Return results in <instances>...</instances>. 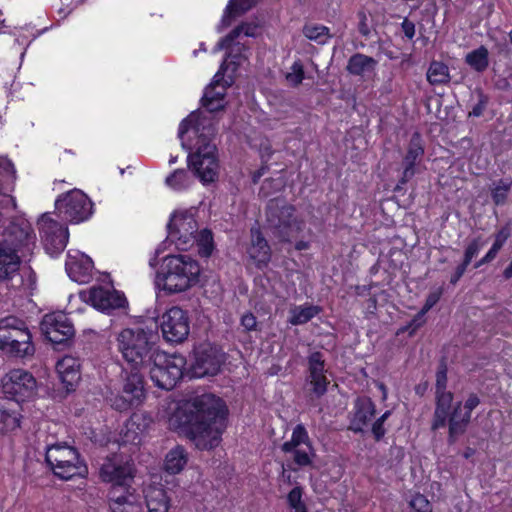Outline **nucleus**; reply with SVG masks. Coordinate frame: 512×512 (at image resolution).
<instances>
[{"instance_id":"1","label":"nucleus","mask_w":512,"mask_h":512,"mask_svg":"<svg viewBox=\"0 0 512 512\" xmlns=\"http://www.w3.org/2000/svg\"><path fill=\"white\" fill-rule=\"evenodd\" d=\"M228 410L225 402L211 393L196 395L177 412L186 435L200 450L217 447L226 428Z\"/></svg>"},{"instance_id":"2","label":"nucleus","mask_w":512,"mask_h":512,"mask_svg":"<svg viewBox=\"0 0 512 512\" xmlns=\"http://www.w3.org/2000/svg\"><path fill=\"white\" fill-rule=\"evenodd\" d=\"M215 134L212 117L197 112H192L179 126L182 146L190 151L188 164L204 183L213 182L218 175Z\"/></svg>"},{"instance_id":"3","label":"nucleus","mask_w":512,"mask_h":512,"mask_svg":"<svg viewBox=\"0 0 512 512\" xmlns=\"http://www.w3.org/2000/svg\"><path fill=\"white\" fill-rule=\"evenodd\" d=\"M200 265L190 255H167L156 274V284L167 294L184 292L199 282Z\"/></svg>"},{"instance_id":"4","label":"nucleus","mask_w":512,"mask_h":512,"mask_svg":"<svg viewBox=\"0 0 512 512\" xmlns=\"http://www.w3.org/2000/svg\"><path fill=\"white\" fill-rule=\"evenodd\" d=\"M156 335L140 327L122 329L116 338L117 349L132 370H140L151 364V359L159 351Z\"/></svg>"},{"instance_id":"5","label":"nucleus","mask_w":512,"mask_h":512,"mask_svg":"<svg viewBox=\"0 0 512 512\" xmlns=\"http://www.w3.org/2000/svg\"><path fill=\"white\" fill-rule=\"evenodd\" d=\"M0 350L7 357L17 359L35 354L32 334L25 321L15 316L0 319Z\"/></svg>"},{"instance_id":"6","label":"nucleus","mask_w":512,"mask_h":512,"mask_svg":"<svg viewBox=\"0 0 512 512\" xmlns=\"http://www.w3.org/2000/svg\"><path fill=\"white\" fill-rule=\"evenodd\" d=\"M295 207L284 198H273L266 206V224L280 241H290L302 230L303 222L295 215Z\"/></svg>"},{"instance_id":"7","label":"nucleus","mask_w":512,"mask_h":512,"mask_svg":"<svg viewBox=\"0 0 512 512\" xmlns=\"http://www.w3.org/2000/svg\"><path fill=\"white\" fill-rule=\"evenodd\" d=\"M45 461L54 475L63 480L85 477L88 468L77 450L66 444L50 445L46 449Z\"/></svg>"},{"instance_id":"8","label":"nucleus","mask_w":512,"mask_h":512,"mask_svg":"<svg viewBox=\"0 0 512 512\" xmlns=\"http://www.w3.org/2000/svg\"><path fill=\"white\" fill-rule=\"evenodd\" d=\"M185 359L180 355H168L158 351L151 359L150 378L154 384L165 390L173 389L183 376Z\"/></svg>"},{"instance_id":"9","label":"nucleus","mask_w":512,"mask_h":512,"mask_svg":"<svg viewBox=\"0 0 512 512\" xmlns=\"http://www.w3.org/2000/svg\"><path fill=\"white\" fill-rule=\"evenodd\" d=\"M135 476V465L132 460L121 454H113L107 457L100 468V477L104 482L112 484L111 488L119 491L132 488L131 483Z\"/></svg>"},{"instance_id":"10","label":"nucleus","mask_w":512,"mask_h":512,"mask_svg":"<svg viewBox=\"0 0 512 512\" xmlns=\"http://www.w3.org/2000/svg\"><path fill=\"white\" fill-rule=\"evenodd\" d=\"M55 206L62 219L71 223L85 221L92 214L91 200L78 189H73L59 196Z\"/></svg>"},{"instance_id":"11","label":"nucleus","mask_w":512,"mask_h":512,"mask_svg":"<svg viewBox=\"0 0 512 512\" xmlns=\"http://www.w3.org/2000/svg\"><path fill=\"white\" fill-rule=\"evenodd\" d=\"M167 229L168 238L178 249L185 251L195 244L198 224L192 213L175 212L170 218Z\"/></svg>"},{"instance_id":"12","label":"nucleus","mask_w":512,"mask_h":512,"mask_svg":"<svg viewBox=\"0 0 512 512\" xmlns=\"http://www.w3.org/2000/svg\"><path fill=\"white\" fill-rule=\"evenodd\" d=\"M36 388L35 377L23 369L11 370L2 378L3 393L18 403L32 398Z\"/></svg>"},{"instance_id":"13","label":"nucleus","mask_w":512,"mask_h":512,"mask_svg":"<svg viewBox=\"0 0 512 512\" xmlns=\"http://www.w3.org/2000/svg\"><path fill=\"white\" fill-rule=\"evenodd\" d=\"M38 226L46 252L53 257L62 253L69 238L67 227L58 223L47 214L41 216L38 220Z\"/></svg>"},{"instance_id":"14","label":"nucleus","mask_w":512,"mask_h":512,"mask_svg":"<svg viewBox=\"0 0 512 512\" xmlns=\"http://www.w3.org/2000/svg\"><path fill=\"white\" fill-rule=\"evenodd\" d=\"M160 327L167 342L182 343L190 332L187 312L177 306L171 307L162 315Z\"/></svg>"},{"instance_id":"15","label":"nucleus","mask_w":512,"mask_h":512,"mask_svg":"<svg viewBox=\"0 0 512 512\" xmlns=\"http://www.w3.org/2000/svg\"><path fill=\"white\" fill-rule=\"evenodd\" d=\"M226 72L227 64L226 62H223L218 72L215 74L212 83L205 89L202 103L209 113L219 111L224 108L226 88L231 86L233 83L232 74H229L227 78L224 77Z\"/></svg>"},{"instance_id":"16","label":"nucleus","mask_w":512,"mask_h":512,"mask_svg":"<svg viewBox=\"0 0 512 512\" xmlns=\"http://www.w3.org/2000/svg\"><path fill=\"white\" fill-rule=\"evenodd\" d=\"M446 384L447 370L443 367L436 374V407L431 424L433 431L446 426V419L451 409L453 394L445 390Z\"/></svg>"},{"instance_id":"17","label":"nucleus","mask_w":512,"mask_h":512,"mask_svg":"<svg viewBox=\"0 0 512 512\" xmlns=\"http://www.w3.org/2000/svg\"><path fill=\"white\" fill-rule=\"evenodd\" d=\"M41 331L52 343L62 344L73 337V324L64 314H47L41 322Z\"/></svg>"},{"instance_id":"18","label":"nucleus","mask_w":512,"mask_h":512,"mask_svg":"<svg viewBox=\"0 0 512 512\" xmlns=\"http://www.w3.org/2000/svg\"><path fill=\"white\" fill-rule=\"evenodd\" d=\"M308 375L306 378L307 383L311 386V393L320 398L327 392V386L330 383L326 376V362L324 355L315 351L307 357Z\"/></svg>"},{"instance_id":"19","label":"nucleus","mask_w":512,"mask_h":512,"mask_svg":"<svg viewBox=\"0 0 512 512\" xmlns=\"http://www.w3.org/2000/svg\"><path fill=\"white\" fill-rule=\"evenodd\" d=\"M84 300L90 303L94 308L107 313L115 309L124 308L127 304L126 297L123 293L103 287L90 288L89 291L84 294Z\"/></svg>"},{"instance_id":"20","label":"nucleus","mask_w":512,"mask_h":512,"mask_svg":"<svg viewBox=\"0 0 512 512\" xmlns=\"http://www.w3.org/2000/svg\"><path fill=\"white\" fill-rule=\"evenodd\" d=\"M424 152L423 138L419 132H414L409 140L407 152L403 158V173L396 186V190H399L402 185L406 184L416 174V166L422 160Z\"/></svg>"},{"instance_id":"21","label":"nucleus","mask_w":512,"mask_h":512,"mask_svg":"<svg viewBox=\"0 0 512 512\" xmlns=\"http://www.w3.org/2000/svg\"><path fill=\"white\" fill-rule=\"evenodd\" d=\"M222 362V356L216 348H199L195 352L192 374L197 378L214 376L219 372Z\"/></svg>"},{"instance_id":"22","label":"nucleus","mask_w":512,"mask_h":512,"mask_svg":"<svg viewBox=\"0 0 512 512\" xmlns=\"http://www.w3.org/2000/svg\"><path fill=\"white\" fill-rule=\"evenodd\" d=\"M0 241L12 244L15 252L18 254L22 248L31 250V246L35 245V235L33 229L28 222L11 223Z\"/></svg>"},{"instance_id":"23","label":"nucleus","mask_w":512,"mask_h":512,"mask_svg":"<svg viewBox=\"0 0 512 512\" xmlns=\"http://www.w3.org/2000/svg\"><path fill=\"white\" fill-rule=\"evenodd\" d=\"M255 34H227L216 45L215 51L226 50V58L223 62L227 64V71L232 66V74L235 72L237 65L240 64L242 52L245 44L242 42L246 36H254Z\"/></svg>"},{"instance_id":"24","label":"nucleus","mask_w":512,"mask_h":512,"mask_svg":"<svg viewBox=\"0 0 512 512\" xmlns=\"http://www.w3.org/2000/svg\"><path fill=\"white\" fill-rule=\"evenodd\" d=\"M108 497L112 512H141V505L133 488L120 491L117 487L111 488Z\"/></svg>"},{"instance_id":"25","label":"nucleus","mask_w":512,"mask_h":512,"mask_svg":"<svg viewBox=\"0 0 512 512\" xmlns=\"http://www.w3.org/2000/svg\"><path fill=\"white\" fill-rule=\"evenodd\" d=\"M65 267L68 276L75 282L87 283L92 277L93 261L84 254H68Z\"/></svg>"},{"instance_id":"26","label":"nucleus","mask_w":512,"mask_h":512,"mask_svg":"<svg viewBox=\"0 0 512 512\" xmlns=\"http://www.w3.org/2000/svg\"><path fill=\"white\" fill-rule=\"evenodd\" d=\"M21 259L12 244L0 241V282L7 281L19 271Z\"/></svg>"},{"instance_id":"27","label":"nucleus","mask_w":512,"mask_h":512,"mask_svg":"<svg viewBox=\"0 0 512 512\" xmlns=\"http://www.w3.org/2000/svg\"><path fill=\"white\" fill-rule=\"evenodd\" d=\"M470 419L468 414H463L461 402H457L454 405L452 412L451 409L449 410L446 419V424H448V444H454L466 432Z\"/></svg>"},{"instance_id":"28","label":"nucleus","mask_w":512,"mask_h":512,"mask_svg":"<svg viewBox=\"0 0 512 512\" xmlns=\"http://www.w3.org/2000/svg\"><path fill=\"white\" fill-rule=\"evenodd\" d=\"M376 413L375 404L370 398H358L355 402L354 415L351 419L350 429L355 433H362L374 418Z\"/></svg>"},{"instance_id":"29","label":"nucleus","mask_w":512,"mask_h":512,"mask_svg":"<svg viewBox=\"0 0 512 512\" xmlns=\"http://www.w3.org/2000/svg\"><path fill=\"white\" fill-rule=\"evenodd\" d=\"M56 370L61 382L65 385L66 390H74L75 385L80 379L79 359L66 355L57 362Z\"/></svg>"},{"instance_id":"30","label":"nucleus","mask_w":512,"mask_h":512,"mask_svg":"<svg viewBox=\"0 0 512 512\" xmlns=\"http://www.w3.org/2000/svg\"><path fill=\"white\" fill-rule=\"evenodd\" d=\"M248 254L259 268L266 266L271 259L270 246L258 228L251 229V245L248 248Z\"/></svg>"},{"instance_id":"31","label":"nucleus","mask_w":512,"mask_h":512,"mask_svg":"<svg viewBox=\"0 0 512 512\" xmlns=\"http://www.w3.org/2000/svg\"><path fill=\"white\" fill-rule=\"evenodd\" d=\"M145 418L142 414H133L124 424L121 430L123 443L139 444L145 431Z\"/></svg>"},{"instance_id":"32","label":"nucleus","mask_w":512,"mask_h":512,"mask_svg":"<svg viewBox=\"0 0 512 512\" xmlns=\"http://www.w3.org/2000/svg\"><path fill=\"white\" fill-rule=\"evenodd\" d=\"M376 66L377 61L374 58L357 53L350 57L347 70L352 75L369 78L375 73Z\"/></svg>"},{"instance_id":"33","label":"nucleus","mask_w":512,"mask_h":512,"mask_svg":"<svg viewBox=\"0 0 512 512\" xmlns=\"http://www.w3.org/2000/svg\"><path fill=\"white\" fill-rule=\"evenodd\" d=\"M148 512H168L170 498L167 492L159 486H149L145 494Z\"/></svg>"},{"instance_id":"34","label":"nucleus","mask_w":512,"mask_h":512,"mask_svg":"<svg viewBox=\"0 0 512 512\" xmlns=\"http://www.w3.org/2000/svg\"><path fill=\"white\" fill-rule=\"evenodd\" d=\"M188 460L187 450L183 446L177 445L166 454L164 470L171 475L179 474L187 465Z\"/></svg>"},{"instance_id":"35","label":"nucleus","mask_w":512,"mask_h":512,"mask_svg":"<svg viewBox=\"0 0 512 512\" xmlns=\"http://www.w3.org/2000/svg\"><path fill=\"white\" fill-rule=\"evenodd\" d=\"M259 0H229L221 20V28H228L240 15L250 10Z\"/></svg>"},{"instance_id":"36","label":"nucleus","mask_w":512,"mask_h":512,"mask_svg":"<svg viewBox=\"0 0 512 512\" xmlns=\"http://www.w3.org/2000/svg\"><path fill=\"white\" fill-rule=\"evenodd\" d=\"M139 371L140 370H132V372L127 375L122 389L126 397H130L138 404H140L144 397L143 377Z\"/></svg>"},{"instance_id":"37","label":"nucleus","mask_w":512,"mask_h":512,"mask_svg":"<svg viewBox=\"0 0 512 512\" xmlns=\"http://www.w3.org/2000/svg\"><path fill=\"white\" fill-rule=\"evenodd\" d=\"M322 311L321 307L311 304L294 306L290 309L291 317L289 322L292 325H302L309 322L312 318Z\"/></svg>"},{"instance_id":"38","label":"nucleus","mask_w":512,"mask_h":512,"mask_svg":"<svg viewBox=\"0 0 512 512\" xmlns=\"http://www.w3.org/2000/svg\"><path fill=\"white\" fill-rule=\"evenodd\" d=\"M426 76L431 85H444L450 81L449 68L440 61L431 62Z\"/></svg>"},{"instance_id":"39","label":"nucleus","mask_w":512,"mask_h":512,"mask_svg":"<svg viewBox=\"0 0 512 512\" xmlns=\"http://www.w3.org/2000/svg\"><path fill=\"white\" fill-rule=\"evenodd\" d=\"M512 187L511 178H502L494 181L491 185V198L495 205L503 206L506 204L508 195Z\"/></svg>"},{"instance_id":"40","label":"nucleus","mask_w":512,"mask_h":512,"mask_svg":"<svg viewBox=\"0 0 512 512\" xmlns=\"http://www.w3.org/2000/svg\"><path fill=\"white\" fill-rule=\"evenodd\" d=\"M465 62L476 72H484L489 66V52L487 48L480 46L469 52L465 57Z\"/></svg>"},{"instance_id":"41","label":"nucleus","mask_w":512,"mask_h":512,"mask_svg":"<svg viewBox=\"0 0 512 512\" xmlns=\"http://www.w3.org/2000/svg\"><path fill=\"white\" fill-rule=\"evenodd\" d=\"M311 444L306 428L302 424L296 425L293 429L291 439L282 444L283 452L288 453L301 445Z\"/></svg>"},{"instance_id":"42","label":"nucleus","mask_w":512,"mask_h":512,"mask_svg":"<svg viewBox=\"0 0 512 512\" xmlns=\"http://www.w3.org/2000/svg\"><path fill=\"white\" fill-rule=\"evenodd\" d=\"M19 423V414L0 401V432L13 431L19 427Z\"/></svg>"},{"instance_id":"43","label":"nucleus","mask_w":512,"mask_h":512,"mask_svg":"<svg viewBox=\"0 0 512 512\" xmlns=\"http://www.w3.org/2000/svg\"><path fill=\"white\" fill-rule=\"evenodd\" d=\"M195 244L202 257H209L213 251V236L210 230L204 229L196 234Z\"/></svg>"},{"instance_id":"44","label":"nucleus","mask_w":512,"mask_h":512,"mask_svg":"<svg viewBox=\"0 0 512 512\" xmlns=\"http://www.w3.org/2000/svg\"><path fill=\"white\" fill-rule=\"evenodd\" d=\"M305 448L297 447L295 450H292L293 460L295 464L300 467L309 466L312 464L311 456L314 455V449L312 444L305 445Z\"/></svg>"},{"instance_id":"45","label":"nucleus","mask_w":512,"mask_h":512,"mask_svg":"<svg viewBox=\"0 0 512 512\" xmlns=\"http://www.w3.org/2000/svg\"><path fill=\"white\" fill-rule=\"evenodd\" d=\"M303 489L300 486L294 487L287 496L289 507L294 512H308L305 503L302 501Z\"/></svg>"},{"instance_id":"46","label":"nucleus","mask_w":512,"mask_h":512,"mask_svg":"<svg viewBox=\"0 0 512 512\" xmlns=\"http://www.w3.org/2000/svg\"><path fill=\"white\" fill-rule=\"evenodd\" d=\"M166 184L173 189L180 190L188 184V173L183 169L175 170L166 178Z\"/></svg>"},{"instance_id":"47","label":"nucleus","mask_w":512,"mask_h":512,"mask_svg":"<svg viewBox=\"0 0 512 512\" xmlns=\"http://www.w3.org/2000/svg\"><path fill=\"white\" fill-rule=\"evenodd\" d=\"M110 405L112 408L118 411H126L133 406L139 405L130 397H126V394L122 392V394L115 395L109 399Z\"/></svg>"},{"instance_id":"48","label":"nucleus","mask_w":512,"mask_h":512,"mask_svg":"<svg viewBox=\"0 0 512 512\" xmlns=\"http://www.w3.org/2000/svg\"><path fill=\"white\" fill-rule=\"evenodd\" d=\"M304 79V69L300 61H296L291 66V71L286 74V80L292 86H298Z\"/></svg>"},{"instance_id":"49","label":"nucleus","mask_w":512,"mask_h":512,"mask_svg":"<svg viewBox=\"0 0 512 512\" xmlns=\"http://www.w3.org/2000/svg\"><path fill=\"white\" fill-rule=\"evenodd\" d=\"M414 512H432V505L422 494H415L409 502Z\"/></svg>"},{"instance_id":"50","label":"nucleus","mask_w":512,"mask_h":512,"mask_svg":"<svg viewBox=\"0 0 512 512\" xmlns=\"http://www.w3.org/2000/svg\"><path fill=\"white\" fill-rule=\"evenodd\" d=\"M240 325L245 332L258 331V321L252 312H246L241 316Z\"/></svg>"},{"instance_id":"51","label":"nucleus","mask_w":512,"mask_h":512,"mask_svg":"<svg viewBox=\"0 0 512 512\" xmlns=\"http://www.w3.org/2000/svg\"><path fill=\"white\" fill-rule=\"evenodd\" d=\"M482 244L480 242V239H473L466 247L464 252V258L463 260L466 261V263H471L472 259L476 257L481 250Z\"/></svg>"},{"instance_id":"52","label":"nucleus","mask_w":512,"mask_h":512,"mask_svg":"<svg viewBox=\"0 0 512 512\" xmlns=\"http://www.w3.org/2000/svg\"><path fill=\"white\" fill-rule=\"evenodd\" d=\"M441 295V288L429 293V295L426 298L424 306L420 310V317L425 316V314L440 300Z\"/></svg>"},{"instance_id":"53","label":"nucleus","mask_w":512,"mask_h":512,"mask_svg":"<svg viewBox=\"0 0 512 512\" xmlns=\"http://www.w3.org/2000/svg\"><path fill=\"white\" fill-rule=\"evenodd\" d=\"M487 103H488V97L485 96L484 94L480 93L479 100L473 106L472 110L469 112V116L480 117L483 114V112L485 111Z\"/></svg>"},{"instance_id":"54","label":"nucleus","mask_w":512,"mask_h":512,"mask_svg":"<svg viewBox=\"0 0 512 512\" xmlns=\"http://www.w3.org/2000/svg\"><path fill=\"white\" fill-rule=\"evenodd\" d=\"M480 399L476 394H470L465 404L462 406L463 414H468L471 418L472 411L479 405Z\"/></svg>"},{"instance_id":"55","label":"nucleus","mask_w":512,"mask_h":512,"mask_svg":"<svg viewBox=\"0 0 512 512\" xmlns=\"http://www.w3.org/2000/svg\"><path fill=\"white\" fill-rule=\"evenodd\" d=\"M371 431H372V434H373V436H374L376 441H380L384 437V435L386 434V430L384 428V425L380 424L377 421H375L372 424Z\"/></svg>"},{"instance_id":"56","label":"nucleus","mask_w":512,"mask_h":512,"mask_svg":"<svg viewBox=\"0 0 512 512\" xmlns=\"http://www.w3.org/2000/svg\"><path fill=\"white\" fill-rule=\"evenodd\" d=\"M508 236H509V233L506 230H504V229L500 230L496 234L493 246L498 248L499 250H501V248L503 247L504 243L506 242Z\"/></svg>"},{"instance_id":"57","label":"nucleus","mask_w":512,"mask_h":512,"mask_svg":"<svg viewBox=\"0 0 512 512\" xmlns=\"http://www.w3.org/2000/svg\"><path fill=\"white\" fill-rule=\"evenodd\" d=\"M258 28L262 27L255 23H242L241 25L236 26L231 32H253V30Z\"/></svg>"},{"instance_id":"58","label":"nucleus","mask_w":512,"mask_h":512,"mask_svg":"<svg viewBox=\"0 0 512 512\" xmlns=\"http://www.w3.org/2000/svg\"><path fill=\"white\" fill-rule=\"evenodd\" d=\"M424 316L420 317V311L415 315V317L412 319V321L409 323L408 328L412 329V332H414L416 329L421 327L424 324Z\"/></svg>"},{"instance_id":"59","label":"nucleus","mask_w":512,"mask_h":512,"mask_svg":"<svg viewBox=\"0 0 512 512\" xmlns=\"http://www.w3.org/2000/svg\"><path fill=\"white\" fill-rule=\"evenodd\" d=\"M499 249L494 247L492 245V247L489 249V251L485 254V260H488L489 262L493 261L497 254L499 253Z\"/></svg>"},{"instance_id":"60","label":"nucleus","mask_w":512,"mask_h":512,"mask_svg":"<svg viewBox=\"0 0 512 512\" xmlns=\"http://www.w3.org/2000/svg\"><path fill=\"white\" fill-rule=\"evenodd\" d=\"M470 263H466L465 260L462 261L461 264H459L456 269H455V272L456 274H458L460 277H462L464 275V273L466 272V269L468 267Z\"/></svg>"},{"instance_id":"61","label":"nucleus","mask_w":512,"mask_h":512,"mask_svg":"<svg viewBox=\"0 0 512 512\" xmlns=\"http://www.w3.org/2000/svg\"><path fill=\"white\" fill-rule=\"evenodd\" d=\"M470 263H466L465 260L462 261L461 264H459L456 269H455V272L456 274H458L460 277H462L464 275V273L466 272V269L468 267Z\"/></svg>"},{"instance_id":"62","label":"nucleus","mask_w":512,"mask_h":512,"mask_svg":"<svg viewBox=\"0 0 512 512\" xmlns=\"http://www.w3.org/2000/svg\"><path fill=\"white\" fill-rule=\"evenodd\" d=\"M402 26H403L404 32H414V30H415L414 23L411 21H408L407 19H405L403 21Z\"/></svg>"},{"instance_id":"63","label":"nucleus","mask_w":512,"mask_h":512,"mask_svg":"<svg viewBox=\"0 0 512 512\" xmlns=\"http://www.w3.org/2000/svg\"><path fill=\"white\" fill-rule=\"evenodd\" d=\"M304 32H329V28L328 27H325V26H322V27H317V26H314V27H306Z\"/></svg>"},{"instance_id":"64","label":"nucleus","mask_w":512,"mask_h":512,"mask_svg":"<svg viewBox=\"0 0 512 512\" xmlns=\"http://www.w3.org/2000/svg\"><path fill=\"white\" fill-rule=\"evenodd\" d=\"M309 247L308 243L305 241H299L296 243L295 248L299 251L306 250Z\"/></svg>"}]
</instances>
